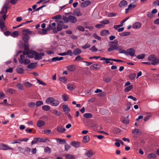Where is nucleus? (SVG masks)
<instances>
[{"mask_svg":"<svg viewBox=\"0 0 159 159\" xmlns=\"http://www.w3.org/2000/svg\"><path fill=\"white\" fill-rule=\"evenodd\" d=\"M118 44V41L116 40L110 42L109 44L110 47L108 48V51L109 52H111L115 50H121V48L120 46H117Z\"/></svg>","mask_w":159,"mask_h":159,"instance_id":"nucleus-1","label":"nucleus"},{"mask_svg":"<svg viewBox=\"0 0 159 159\" xmlns=\"http://www.w3.org/2000/svg\"><path fill=\"white\" fill-rule=\"evenodd\" d=\"M8 8V4L6 3L3 6L2 10L0 12V20H5L7 16H6V14L7 12V9Z\"/></svg>","mask_w":159,"mask_h":159,"instance_id":"nucleus-2","label":"nucleus"},{"mask_svg":"<svg viewBox=\"0 0 159 159\" xmlns=\"http://www.w3.org/2000/svg\"><path fill=\"white\" fill-rule=\"evenodd\" d=\"M56 24L55 23H53L49 25V28L52 30V32L55 34L57 33L58 31H60L63 28L59 24L57 23V29H56Z\"/></svg>","mask_w":159,"mask_h":159,"instance_id":"nucleus-3","label":"nucleus"},{"mask_svg":"<svg viewBox=\"0 0 159 159\" xmlns=\"http://www.w3.org/2000/svg\"><path fill=\"white\" fill-rule=\"evenodd\" d=\"M45 102L47 104H50L52 106H58L59 102L58 100H55L52 97H49L46 99Z\"/></svg>","mask_w":159,"mask_h":159,"instance_id":"nucleus-4","label":"nucleus"},{"mask_svg":"<svg viewBox=\"0 0 159 159\" xmlns=\"http://www.w3.org/2000/svg\"><path fill=\"white\" fill-rule=\"evenodd\" d=\"M148 61L152 62L151 63H155L156 64L155 65H156L159 63V59L157 58L155 55H150L148 57Z\"/></svg>","mask_w":159,"mask_h":159,"instance_id":"nucleus-5","label":"nucleus"},{"mask_svg":"<svg viewBox=\"0 0 159 159\" xmlns=\"http://www.w3.org/2000/svg\"><path fill=\"white\" fill-rule=\"evenodd\" d=\"M59 21L58 23L59 24V25H60L64 29H67L68 27V26L66 25H65L64 23H67L69 21H70V22L73 23H75L76 22L77 20H64V21H63L62 20H57Z\"/></svg>","mask_w":159,"mask_h":159,"instance_id":"nucleus-6","label":"nucleus"},{"mask_svg":"<svg viewBox=\"0 0 159 159\" xmlns=\"http://www.w3.org/2000/svg\"><path fill=\"white\" fill-rule=\"evenodd\" d=\"M101 24H97L95 25V27L97 28H101L104 27V25L110 23V20H102L101 21Z\"/></svg>","mask_w":159,"mask_h":159,"instance_id":"nucleus-7","label":"nucleus"},{"mask_svg":"<svg viewBox=\"0 0 159 159\" xmlns=\"http://www.w3.org/2000/svg\"><path fill=\"white\" fill-rule=\"evenodd\" d=\"M36 52L31 50L29 52H24L23 54L25 55H27L28 57L30 58H33L35 56V53L34 52Z\"/></svg>","mask_w":159,"mask_h":159,"instance_id":"nucleus-8","label":"nucleus"},{"mask_svg":"<svg viewBox=\"0 0 159 159\" xmlns=\"http://www.w3.org/2000/svg\"><path fill=\"white\" fill-rule=\"evenodd\" d=\"M135 51L133 48H129L127 50V55H129L131 57L135 56Z\"/></svg>","mask_w":159,"mask_h":159,"instance_id":"nucleus-9","label":"nucleus"},{"mask_svg":"<svg viewBox=\"0 0 159 159\" xmlns=\"http://www.w3.org/2000/svg\"><path fill=\"white\" fill-rule=\"evenodd\" d=\"M35 53V56L34 59L35 60H39L41 59L42 58V56L44 55V54L43 52H40L39 54L37 52H34Z\"/></svg>","mask_w":159,"mask_h":159,"instance_id":"nucleus-10","label":"nucleus"},{"mask_svg":"<svg viewBox=\"0 0 159 159\" xmlns=\"http://www.w3.org/2000/svg\"><path fill=\"white\" fill-rule=\"evenodd\" d=\"M95 153L91 149H89L87 151V152L84 154L85 156H86L88 158L91 157Z\"/></svg>","mask_w":159,"mask_h":159,"instance_id":"nucleus-11","label":"nucleus"},{"mask_svg":"<svg viewBox=\"0 0 159 159\" xmlns=\"http://www.w3.org/2000/svg\"><path fill=\"white\" fill-rule=\"evenodd\" d=\"M0 149L3 150H12V148L7 145H4L3 143L0 144Z\"/></svg>","mask_w":159,"mask_h":159,"instance_id":"nucleus-12","label":"nucleus"},{"mask_svg":"<svg viewBox=\"0 0 159 159\" xmlns=\"http://www.w3.org/2000/svg\"><path fill=\"white\" fill-rule=\"evenodd\" d=\"M101 65L99 64H94L90 66V69L93 70L99 69L100 68Z\"/></svg>","mask_w":159,"mask_h":159,"instance_id":"nucleus-13","label":"nucleus"},{"mask_svg":"<svg viewBox=\"0 0 159 159\" xmlns=\"http://www.w3.org/2000/svg\"><path fill=\"white\" fill-rule=\"evenodd\" d=\"M50 30L51 29L49 28V26L48 27L45 29H42L41 30H39L38 32L40 34H47V32Z\"/></svg>","mask_w":159,"mask_h":159,"instance_id":"nucleus-14","label":"nucleus"},{"mask_svg":"<svg viewBox=\"0 0 159 159\" xmlns=\"http://www.w3.org/2000/svg\"><path fill=\"white\" fill-rule=\"evenodd\" d=\"M91 2L90 1L87 0L83 2H82L81 4V6L83 7H86L91 4Z\"/></svg>","mask_w":159,"mask_h":159,"instance_id":"nucleus-15","label":"nucleus"},{"mask_svg":"<svg viewBox=\"0 0 159 159\" xmlns=\"http://www.w3.org/2000/svg\"><path fill=\"white\" fill-rule=\"evenodd\" d=\"M127 5V2L125 0H123L121 1L119 4V6L120 7H126Z\"/></svg>","mask_w":159,"mask_h":159,"instance_id":"nucleus-16","label":"nucleus"},{"mask_svg":"<svg viewBox=\"0 0 159 159\" xmlns=\"http://www.w3.org/2000/svg\"><path fill=\"white\" fill-rule=\"evenodd\" d=\"M70 144L75 148H77L80 147V143L79 142L73 141Z\"/></svg>","mask_w":159,"mask_h":159,"instance_id":"nucleus-17","label":"nucleus"},{"mask_svg":"<svg viewBox=\"0 0 159 159\" xmlns=\"http://www.w3.org/2000/svg\"><path fill=\"white\" fill-rule=\"evenodd\" d=\"M63 20H76V18L73 16L69 15L68 18L63 16L62 17Z\"/></svg>","mask_w":159,"mask_h":159,"instance_id":"nucleus-18","label":"nucleus"},{"mask_svg":"<svg viewBox=\"0 0 159 159\" xmlns=\"http://www.w3.org/2000/svg\"><path fill=\"white\" fill-rule=\"evenodd\" d=\"M141 26V24L140 22H137L135 23L133 25L132 28L134 29H137L140 28Z\"/></svg>","mask_w":159,"mask_h":159,"instance_id":"nucleus-19","label":"nucleus"},{"mask_svg":"<svg viewBox=\"0 0 159 159\" xmlns=\"http://www.w3.org/2000/svg\"><path fill=\"white\" fill-rule=\"evenodd\" d=\"M82 52V50L79 48L75 49L73 52V54L75 55L76 56L80 55Z\"/></svg>","mask_w":159,"mask_h":159,"instance_id":"nucleus-20","label":"nucleus"},{"mask_svg":"<svg viewBox=\"0 0 159 159\" xmlns=\"http://www.w3.org/2000/svg\"><path fill=\"white\" fill-rule=\"evenodd\" d=\"M38 142L41 143H46L47 142H49L50 140L48 138H38Z\"/></svg>","mask_w":159,"mask_h":159,"instance_id":"nucleus-21","label":"nucleus"},{"mask_svg":"<svg viewBox=\"0 0 159 159\" xmlns=\"http://www.w3.org/2000/svg\"><path fill=\"white\" fill-rule=\"evenodd\" d=\"M109 33V32L108 30H103L100 32V34L103 36H106Z\"/></svg>","mask_w":159,"mask_h":159,"instance_id":"nucleus-22","label":"nucleus"},{"mask_svg":"<svg viewBox=\"0 0 159 159\" xmlns=\"http://www.w3.org/2000/svg\"><path fill=\"white\" fill-rule=\"evenodd\" d=\"M73 13L76 16H79L82 15V13L80 12L79 9L76 8L73 11Z\"/></svg>","mask_w":159,"mask_h":159,"instance_id":"nucleus-23","label":"nucleus"},{"mask_svg":"<svg viewBox=\"0 0 159 159\" xmlns=\"http://www.w3.org/2000/svg\"><path fill=\"white\" fill-rule=\"evenodd\" d=\"M56 129L58 132L61 133H63L66 131V129L61 126H57Z\"/></svg>","mask_w":159,"mask_h":159,"instance_id":"nucleus-24","label":"nucleus"},{"mask_svg":"<svg viewBox=\"0 0 159 159\" xmlns=\"http://www.w3.org/2000/svg\"><path fill=\"white\" fill-rule=\"evenodd\" d=\"M67 69L69 71L73 72L75 70V67L74 65H69L67 67Z\"/></svg>","mask_w":159,"mask_h":159,"instance_id":"nucleus-25","label":"nucleus"},{"mask_svg":"<svg viewBox=\"0 0 159 159\" xmlns=\"http://www.w3.org/2000/svg\"><path fill=\"white\" fill-rule=\"evenodd\" d=\"M63 111L66 113L69 112L70 111V109L66 105H63L62 107Z\"/></svg>","mask_w":159,"mask_h":159,"instance_id":"nucleus-26","label":"nucleus"},{"mask_svg":"<svg viewBox=\"0 0 159 159\" xmlns=\"http://www.w3.org/2000/svg\"><path fill=\"white\" fill-rule=\"evenodd\" d=\"M156 158V155L154 153H151L147 156V158L148 159H155Z\"/></svg>","mask_w":159,"mask_h":159,"instance_id":"nucleus-27","label":"nucleus"},{"mask_svg":"<svg viewBox=\"0 0 159 159\" xmlns=\"http://www.w3.org/2000/svg\"><path fill=\"white\" fill-rule=\"evenodd\" d=\"M90 140L89 137L88 135H85L83 137V142L85 143L88 142Z\"/></svg>","mask_w":159,"mask_h":159,"instance_id":"nucleus-28","label":"nucleus"},{"mask_svg":"<svg viewBox=\"0 0 159 159\" xmlns=\"http://www.w3.org/2000/svg\"><path fill=\"white\" fill-rule=\"evenodd\" d=\"M37 63H31L27 66V68L29 69H33L36 66Z\"/></svg>","mask_w":159,"mask_h":159,"instance_id":"nucleus-29","label":"nucleus"},{"mask_svg":"<svg viewBox=\"0 0 159 159\" xmlns=\"http://www.w3.org/2000/svg\"><path fill=\"white\" fill-rule=\"evenodd\" d=\"M30 62V60L29 59H25L23 61H20V64H24L25 65H27Z\"/></svg>","mask_w":159,"mask_h":159,"instance_id":"nucleus-30","label":"nucleus"},{"mask_svg":"<svg viewBox=\"0 0 159 159\" xmlns=\"http://www.w3.org/2000/svg\"><path fill=\"white\" fill-rule=\"evenodd\" d=\"M45 122L42 120H39L37 123V126L39 127L43 126L45 125Z\"/></svg>","mask_w":159,"mask_h":159,"instance_id":"nucleus-31","label":"nucleus"},{"mask_svg":"<svg viewBox=\"0 0 159 159\" xmlns=\"http://www.w3.org/2000/svg\"><path fill=\"white\" fill-rule=\"evenodd\" d=\"M23 39L25 43H27L29 41L30 36L29 35H23Z\"/></svg>","mask_w":159,"mask_h":159,"instance_id":"nucleus-32","label":"nucleus"},{"mask_svg":"<svg viewBox=\"0 0 159 159\" xmlns=\"http://www.w3.org/2000/svg\"><path fill=\"white\" fill-rule=\"evenodd\" d=\"M141 132V130L137 129H135L132 130V133L134 135L138 134Z\"/></svg>","mask_w":159,"mask_h":159,"instance_id":"nucleus-33","label":"nucleus"},{"mask_svg":"<svg viewBox=\"0 0 159 159\" xmlns=\"http://www.w3.org/2000/svg\"><path fill=\"white\" fill-rule=\"evenodd\" d=\"M31 33V32L28 30H24L22 31V34L23 35H29Z\"/></svg>","mask_w":159,"mask_h":159,"instance_id":"nucleus-34","label":"nucleus"},{"mask_svg":"<svg viewBox=\"0 0 159 159\" xmlns=\"http://www.w3.org/2000/svg\"><path fill=\"white\" fill-rule=\"evenodd\" d=\"M32 21H33V20H26V21H25V22L22 23V24L19 25H18V26H17L16 27H13V29H15L17 27H20V26H21L23 24H28V23H30Z\"/></svg>","mask_w":159,"mask_h":159,"instance_id":"nucleus-35","label":"nucleus"},{"mask_svg":"<svg viewBox=\"0 0 159 159\" xmlns=\"http://www.w3.org/2000/svg\"><path fill=\"white\" fill-rule=\"evenodd\" d=\"M109 59H112L111 58H107L105 57H102L100 59V60L103 61V60H106L105 61H103V63H106L107 64L109 63H110L109 61L110 60H109Z\"/></svg>","mask_w":159,"mask_h":159,"instance_id":"nucleus-36","label":"nucleus"},{"mask_svg":"<svg viewBox=\"0 0 159 159\" xmlns=\"http://www.w3.org/2000/svg\"><path fill=\"white\" fill-rule=\"evenodd\" d=\"M83 116L86 118H90L92 117L93 115L91 113H86L83 115Z\"/></svg>","mask_w":159,"mask_h":159,"instance_id":"nucleus-37","label":"nucleus"},{"mask_svg":"<svg viewBox=\"0 0 159 159\" xmlns=\"http://www.w3.org/2000/svg\"><path fill=\"white\" fill-rule=\"evenodd\" d=\"M42 108L44 111H49L50 110V107L49 106L47 105L42 106Z\"/></svg>","mask_w":159,"mask_h":159,"instance_id":"nucleus-38","label":"nucleus"},{"mask_svg":"<svg viewBox=\"0 0 159 159\" xmlns=\"http://www.w3.org/2000/svg\"><path fill=\"white\" fill-rule=\"evenodd\" d=\"M130 34L129 32H124L120 34V35L121 36H127Z\"/></svg>","mask_w":159,"mask_h":159,"instance_id":"nucleus-39","label":"nucleus"},{"mask_svg":"<svg viewBox=\"0 0 159 159\" xmlns=\"http://www.w3.org/2000/svg\"><path fill=\"white\" fill-rule=\"evenodd\" d=\"M57 61H59L58 57H54L52 58L51 59H49L48 60V61L49 62H52L53 61L56 62Z\"/></svg>","mask_w":159,"mask_h":159,"instance_id":"nucleus-40","label":"nucleus"},{"mask_svg":"<svg viewBox=\"0 0 159 159\" xmlns=\"http://www.w3.org/2000/svg\"><path fill=\"white\" fill-rule=\"evenodd\" d=\"M133 88V86L132 85H130L126 87L124 90V91L125 92H127L129 91Z\"/></svg>","mask_w":159,"mask_h":159,"instance_id":"nucleus-41","label":"nucleus"},{"mask_svg":"<svg viewBox=\"0 0 159 159\" xmlns=\"http://www.w3.org/2000/svg\"><path fill=\"white\" fill-rule=\"evenodd\" d=\"M16 72L19 74H22L24 73V70L21 67H18L16 69Z\"/></svg>","mask_w":159,"mask_h":159,"instance_id":"nucleus-42","label":"nucleus"},{"mask_svg":"<svg viewBox=\"0 0 159 159\" xmlns=\"http://www.w3.org/2000/svg\"><path fill=\"white\" fill-rule=\"evenodd\" d=\"M62 17L61 15H57L55 16H53L52 17V19L55 20H61V19Z\"/></svg>","mask_w":159,"mask_h":159,"instance_id":"nucleus-43","label":"nucleus"},{"mask_svg":"<svg viewBox=\"0 0 159 159\" xmlns=\"http://www.w3.org/2000/svg\"><path fill=\"white\" fill-rule=\"evenodd\" d=\"M5 27V23L3 20H0V28L3 30Z\"/></svg>","mask_w":159,"mask_h":159,"instance_id":"nucleus-44","label":"nucleus"},{"mask_svg":"<svg viewBox=\"0 0 159 159\" xmlns=\"http://www.w3.org/2000/svg\"><path fill=\"white\" fill-rule=\"evenodd\" d=\"M75 86L72 84H68L67 85V89L70 90H72L75 89Z\"/></svg>","mask_w":159,"mask_h":159,"instance_id":"nucleus-45","label":"nucleus"},{"mask_svg":"<svg viewBox=\"0 0 159 159\" xmlns=\"http://www.w3.org/2000/svg\"><path fill=\"white\" fill-rule=\"evenodd\" d=\"M56 139L57 142L59 143L60 144H61L62 143H66V141L64 139H61L56 138Z\"/></svg>","mask_w":159,"mask_h":159,"instance_id":"nucleus-46","label":"nucleus"},{"mask_svg":"<svg viewBox=\"0 0 159 159\" xmlns=\"http://www.w3.org/2000/svg\"><path fill=\"white\" fill-rule=\"evenodd\" d=\"M11 35L14 38L17 37L19 35L18 31H14L12 33Z\"/></svg>","mask_w":159,"mask_h":159,"instance_id":"nucleus-47","label":"nucleus"},{"mask_svg":"<svg viewBox=\"0 0 159 159\" xmlns=\"http://www.w3.org/2000/svg\"><path fill=\"white\" fill-rule=\"evenodd\" d=\"M145 57V55L144 54H141L138 55L136 57L138 59H143Z\"/></svg>","mask_w":159,"mask_h":159,"instance_id":"nucleus-48","label":"nucleus"},{"mask_svg":"<svg viewBox=\"0 0 159 159\" xmlns=\"http://www.w3.org/2000/svg\"><path fill=\"white\" fill-rule=\"evenodd\" d=\"M66 159H75V157L71 154H67L66 155Z\"/></svg>","mask_w":159,"mask_h":159,"instance_id":"nucleus-49","label":"nucleus"},{"mask_svg":"<svg viewBox=\"0 0 159 159\" xmlns=\"http://www.w3.org/2000/svg\"><path fill=\"white\" fill-rule=\"evenodd\" d=\"M62 98L64 101H66L68 99V97L66 94H64L62 96Z\"/></svg>","mask_w":159,"mask_h":159,"instance_id":"nucleus-50","label":"nucleus"},{"mask_svg":"<svg viewBox=\"0 0 159 159\" xmlns=\"http://www.w3.org/2000/svg\"><path fill=\"white\" fill-rule=\"evenodd\" d=\"M24 48L25 50V51L24 52H29L30 51H31L29 49V45L27 44H24Z\"/></svg>","mask_w":159,"mask_h":159,"instance_id":"nucleus-51","label":"nucleus"},{"mask_svg":"<svg viewBox=\"0 0 159 159\" xmlns=\"http://www.w3.org/2000/svg\"><path fill=\"white\" fill-rule=\"evenodd\" d=\"M17 87L20 89L23 90L24 89V87L23 85L20 83H18L16 85Z\"/></svg>","mask_w":159,"mask_h":159,"instance_id":"nucleus-52","label":"nucleus"},{"mask_svg":"<svg viewBox=\"0 0 159 159\" xmlns=\"http://www.w3.org/2000/svg\"><path fill=\"white\" fill-rule=\"evenodd\" d=\"M59 80L61 82L65 83L67 81V79L64 77H60L59 78Z\"/></svg>","mask_w":159,"mask_h":159,"instance_id":"nucleus-53","label":"nucleus"},{"mask_svg":"<svg viewBox=\"0 0 159 159\" xmlns=\"http://www.w3.org/2000/svg\"><path fill=\"white\" fill-rule=\"evenodd\" d=\"M55 115L57 116H60L61 115V113L60 112H58V111L56 110H53V112H52Z\"/></svg>","mask_w":159,"mask_h":159,"instance_id":"nucleus-54","label":"nucleus"},{"mask_svg":"<svg viewBox=\"0 0 159 159\" xmlns=\"http://www.w3.org/2000/svg\"><path fill=\"white\" fill-rule=\"evenodd\" d=\"M35 105V104L34 102H30L28 104V106L30 108L34 107Z\"/></svg>","mask_w":159,"mask_h":159,"instance_id":"nucleus-55","label":"nucleus"},{"mask_svg":"<svg viewBox=\"0 0 159 159\" xmlns=\"http://www.w3.org/2000/svg\"><path fill=\"white\" fill-rule=\"evenodd\" d=\"M91 51L93 52H97L98 49L97 48H96L95 46H93L91 48H90L89 49Z\"/></svg>","mask_w":159,"mask_h":159,"instance_id":"nucleus-56","label":"nucleus"},{"mask_svg":"<svg viewBox=\"0 0 159 159\" xmlns=\"http://www.w3.org/2000/svg\"><path fill=\"white\" fill-rule=\"evenodd\" d=\"M91 46V45L90 44L88 43H87L85 44V45L81 47L82 48L84 49H85L86 48H90Z\"/></svg>","mask_w":159,"mask_h":159,"instance_id":"nucleus-57","label":"nucleus"},{"mask_svg":"<svg viewBox=\"0 0 159 159\" xmlns=\"http://www.w3.org/2000/svg\"><path fill=\"white\" fill-rule=\"evenodd\" d=\"M104 81L106 83H109L111 81V80L110 77H108L105 78L103 79Z\"/></svg>","mask_w":159,"mask_h":159,"instance_id":"nucleus-58","label":"nucleus"},{"mask_svg":"<svg viewBox=\"0 0 159 159\" xmlns=\"http://www.w3.org/2000/svg\"><path fill=\"white\" fill-rule=\"evenodd\" d=\"M43 104V102L42 101H37L36 103V105L37 107L40 106Z\"/></svg>","mask_w":159,"mask_h":159,"instance_id":"nucleus-59","label":"nucleus"},{"mask_svg":"<svg viewBox=\"0 0 159 159\" xmlns=\"http://www.w3.org/2000/svg\"><path fill=\"white\" fill-rule=\"evenodd\" d=\"M24 85L27 87H30L32 85V84L29 82H26L24 83Z\"/></svg>","mask_w":159,"mask_h":159,"instance_id":"nucleus-60","label":"nucleus"},{"mask_svg":"<svg viewBox=\"0 0 159 159\" xmlns=\"http://www.w3.org/2000/svg\"><path fill=\"white\" fill-rule=\"evenodd\" d=\"M66 55H69L70 56H72L73 55V52L70 50H68L66 52Z\"/></svg>","mask_w":159,"mask_h":159,"instance_id":"nucleus-61","label":"nucleus"},{"mask_svg":"<svg viewBox=\"0 0 159 159\" xmlns=\"http://www.w3.org/2000/svg\"><path fill=\"white\" fill-rule=\"evenodd\" d=\"M77 29L80 31L83 32L85 30L84 28L83 27L80 25H79L77 27Z\"/></svg>","mask_w":159,"mask_h":159,"instance_id":"nucleus-62","label":"nucleus"},{"mask_svg":"<svg viewBox=\"0 0 159 159\" xmlns=\"http://www.w3.org/2000/svg\"><path fill=\"white\" fill-rule=\"evenodd\" d=\"M136 5L134 3H130L128 6L129 8L130 9H132L134 7H135Z\"/></svg>","mask_w":159,"mask_h":159,"instance_id":"nucleus-63","label":"nucleus"},{"mask_svg":"<svg viewBox=\"0 0 159 159\" xmlns=\"http://www.w3.org/2000/svg\"><path fill=\"white\" fill-rule=\"evenodd\" d=\"M71 146L67 144H66L65 146V150L66 151H68L70 148Z\"/></svg>","mask_w":159,"mask_h":159,"instance_id":"nucleus-64","label":"nucleus"}]
</instances>
